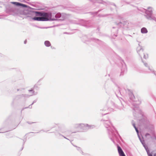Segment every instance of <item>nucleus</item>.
<instances>
[{"label": "nucleus", "instance_id": "obj_51", "mask_svg": "<svg viewBox=\"0 0 156 156\" xmlns=\"http://www.w3.org/2000/svg\"><path fill=\"white\" fill-rule=\"evenodd\" d=\"M26 108H23L22 109V110H21V113H22V111L23 110H24V109H26Z\"/></svg>", "mask_w": 156, "mask_h": 156}, {"label": "nucleus", "instance_id": "obj_27", "mask_svg": "<svg viewBox=\"0 0 156 156\" xmlns=\"http://www.w3.org/2000/svg\"><path fill=\"white\" fill-rule=\"evenodd\" d=\"M132 125H133V127L135 129L136 132L137 133V134H138V129L137 128L135 124L134 123H133L132 122Z\"/></svg>", "mask_w": 156, "mask_h": 156}, {"label": "nucleus", "instance_id": "obj_35", "mask_svg": "<svg viewBox=\"0 0 156 156\" xmlns=\"http://www.w3.org/2000/svg\"><path fill=\"white\" fill-rule=\"evenodd\" d=\"M145 136L146 137H147L148 136H150L151 138H152V137H151V135L150 133H146L145 134Z\"/></svg>", "mask_w": 156, "mask_h": 156}, {"label": "nucleus", "instance_id": "obj_6", "mask_svg": "<svg viewBox=\"0 0 156 156\" xmlns=\"http://www.w3.org/2000/svg\"><path fill=\"white\" fill-rule=\"evenodd\" d=\"M115 24L119 27H123L124 29L126 30H129L132 28V24L127 21H124L122 22H120L118 23L116 22H115Z\"/></svg>", "mask_w": 156, "mask_h": 156}, {"label": "nucleus", "instance_id": "obj_38", "mask_svg": "<svg viewBox=\"0 0 156 156\" xmlns=\"http://www.w3.org/2000/svg\"><path fill=\"white\" fill-rule=\"evenodd\" d=\"M32 108V105H30L28 107H25V108Z\"/></svg>", "mask_w": 156, "mask_h": 156}, {"label": "nucleus", "instance_id": "obj_29", "mask_svg": "<svg viewBox=\"0 0 156 156\" xmlns=\"http://www.w3.org/2000/svg\"><path fill=\"white\" fill-rule=\"evenodd\" d=\"M151 72L153 74L156 76V71L154 70L152 68L150 70Z\"/></svg>", "mask_w": 156, "mask_h": 156}, {"label": "nucleus", "instance_id": "obj_11", "mask_svg": "<svg viewBox=\"0 0 156 156\" xmlns=\"http://www.w3.org/2000/svg\"><path fill=\"white\" fill-rule=\"evenodd\" d=\"M57 132L56 133H62L63 134H66V133L67 132V130L65 126L63 124H60L58 126V128L57 129Z\"/></svg>", "mask_w": 156, "mask_h": 156}, {"label": "nucleus", "instance_id": "obj_10", "mask_svg": "<svg viewBox=\"0 0 156 156\" xmlns=\"http://www.w3.org/2000/svg\"><path fill=\"white\" fill-rule=\"evenodd\" d=\"M78 24L86 28H88L91 26V23L90 21L83 19H81Z\"/></svg>", "mask_w": 156, "mask_h": 156}, {"label": "nucleus", "instance_id": "obj_9", "mask_svg": "<svg viewBox=\"0 0 156 156\" xmlns=\"http://www.w3.org/2000/svg\"><path fill=\"white\" fill-rule=\"evenodd\" d=\"M94 126V125L89 126L87 124L80 123V129L83 132H85L88 129L93 128Z\"/></svg>", "mask_w": 156, "mask_h": 156}, {"label": "nucleus", "instance_id": "obj_41", "mask_svg": "<svg viewBox=\"0 0 156 156\" xmlns=\"http://www.w3.org/2000/svg\"><path fill=\"white\" fill-rule=\"evenodd\" d=\"M19 1H20L21 2H26V1L25 0H18Z\"/></svg>", "mask_w": 156, "mask_h": 156}, {"label": "nucleus", "instance_id": "obj_34", "mask_svg": "<svg viewBox=\"0 0 156 156\" xmlns=\"http://www.w3.org/2000/svg\"><path fill=\"white\" fill-rule=\"evenodd\" d=\"M144 55V58L145 59H146L148 58V56L147 54L146 55L144 53H143Z\"/></svg>", "mask_w": 156, "mask_h": 156}, {"label": "nucleus", "instance_id": "obj_12", "mask_svg": "<svg viewBox=\"0 0 156 156\" xmlns=\"http://www.w3.org/2000/svg\"><path fill=\"white\" fill-rule=\"evenodd\" d=\"M121 63L122 67L121 68V72L120 75V76H123L125 73L127 71V69L126 65L123 60H122Z\"/></svg>", "mask_w": 156, "mask_h": 156}, {"label": "nucleus", "instance_id": "obj_18", "mask_svg": "<svg viewBox=\"0 0 156 156\" xmlns=\"http://www.w3.org/2000/svg\"><path fill=\"white\" fill-rule=\"evenodd\" d=\"M111 88V86L109 83L106 82L103 87V89L105 90L106 93L109 91Z\"/></svg>", "mask_w": 156, "mask_h": 156}, {"label": "nucleus", "instance_id": "obj_45", "mask_svg": "<svg viewBox=\"0 0 156 156\" xmlns=\"http://www.w3.org/2000/svg\"><path fill=\"white\" fill-rule=\"evenodd\" d=\"M102 10V9H99V10H98V11H97V12L98 13L99 12H101Z\"/></svg>", "mask_w": 156, "mask_h": 156}, {"label": "nucleus", "instance_id": "obj_5", "mask_svg": "<svg viewBox=\"0 0 156 156\" xmlns=\"http://www.w3.org/2000/svg\"><path fill=\"white\" fill-rule=\"evenodd\" d=\"M137 10L143 12H145V14L144 16L148 20H153L156 22V18L155 17H153L152 11V8L150 7H149L147 8V9H146L144 8H139L136 7Z\"/></svg>", "mask_w": 156, "mask_h": 156}, {"label": "nucleus", "instance_id": "obj_21", "mask_svg": "<svg viewBox=\"0 0 156 156\" xmlns=\"http://www.w3.org/2000/svg\"><path fill=\"white\" fill-rule=\"evenodd\" d=\"M55 135L57 136V137H58L59 136H61L62 137H63L64 138L66 139H67L69 140L71 143V144H73V143H72V140H71L69 139H68L67 137H66L65 136H64L62 135V134H61V133H55Z\"/></svg>", "mask_w": 156, "mask_h": 156}, {"label": "nucleus", "instance_id": "obj_15", "mask_svg": "<svg viewBox=\"0 0 156 156\" xmlns=\"http://www.w3.org/2000/svg\"><path fill=\"white\" fill-rule=\"evenodd\" d=\"M86 41H89L90 42H94L98 44L101 45L102 44V41L100 40L94 38H91L87 40H86Z\"/></svg>", "mask_w": 156, "mask_h": 156}, {"label": "nucleus", "instance_id": "obj_22", "mask_svg": "<svg viewBox=\"0 0 156 156\" xmlns=\"http://www.w3.org/2000/svg\"><path fill=\"white\" fill-rule=\"evenodd\" d=\"M141 33L142 34H146L148 32V30L145 27H143L141 29Z\"/></svg>", "mask_w": 156, "mask_h": 156}, {"label": "nucleus", "instance_id": "obj_50", "mask_svg": "<svg viewBox=\"0 0 156 156\" xmlns=\"http://www.w3.org/2000/svg\"><path fill=\"white\" fill-rule=\"evenodd\" d=\"M27 40H25L24 41V44H26L27 43Z\"/></svg>", "mask_w": 156, "mask_h": 156}, {"label": "nucleus", "instance_id": "obj_46", "mask_svg": "<svg viewBox=\"0 0 156 156\" xmlns=\"http://www.w3.org/2000/svg\"><path fill=\"white\" fill-rule=\"evenodd\" d=\"M37 92H35L33 94H33L36 95V94H37Z\"/></svg>", "mask_w": 156, "mask_h": 156}, {"label": "nucleus", "instance_id": "obj_39", "mask_svg": "<svg viewBox=\"0 0 156 156\" xmlns=\"http://www.w3.org/2000/svg\"><path fill=\"white\" fill-rule=\"evenodd\" d=\"M27 122L29 124H31L32 123H34V122H29V121H27Z\"/></svg>", "mask_w": 156, "mask_h": 156}, {"label": "nucleus", "instance_id": "obj_57", "mask_svg": "<svg viewBox=\"0 0 156 156\" xmlns=\"http://www.w3.org/2000/svg\"><path fill=\"white\" fill-rule=\"evenodd\" d=\"M27 135V134H26V135H25V137L26 138V135Z\"/></svg>", "mask_w": 156, "mask_h": 156}, {"label": "nucleus", "instance_id": "obj_44", "mask_svg": "<svg viewBox=\"0 0 156 156\" xmlns=\"http://www.w3.org/2000/svg\"><path fill=\"white\" fill-rule=\"evenodd\" d=\"M111 5H113L115 7H116V5L115 3H112V4Z\"/></svg>", "mask_w": 156, "mask_h": 156}, {"label": "nucleus", "instance_id": "obj_14", "mask_svg": "<svg viewBox=\"0 0 156 156\" xmlns=\"http://www.w3.org/2000/svg\"><path fill=\"white\" fill-rule=\"evenodd\" d=\"M125 93L128 94L129 96L130 99L132 101H134L135 97L132 91L128 89L124 88Z\"/></svg>", "mask_w": 156, "mask_h": 156}, {"label": "nucleus", "instance_id": "obj_31", "mask_svg": "<svg viewBox=\"0 0 156 156\" xmlns=\"http://www.w3.org/2000/svg\"><path fill=\"white\" fill-rule=\"evenodd\" d=\"M34 90V89H33V88H31V89L29 90H28V91L29 92H32V94L31 95H30V96L32 95L33 94L35 93V91Z\"/></svg>", "mask_w": 156, "mask_h": 156}, {"label": "nucleus", "instance_id": "obj_33", "mask_svg": "<svg viewBox=\"0 0 156 156\" xmlns=\"http://www.w3.org/2000/svg\"><path fill=\"white\" fill-rule=\"evenodd\" d=\"M110 15V14H105V15H100V14H99V16H100V17H106V16H109Z\"/></svg>", "mask_w": 156, "mask_h": 156}, {"label": "nucleus", "instance_id": "obj_52", "mask_svg": "<svg viewBox=\"0 0 156 156\" xmlns=\"http://www.w3.org/2000/svg\"><path fill=\"white\" fill-rule=\"evenodd\" d=\"M97 30H98V31H99L100 30V29L99 28H97Z\"/></svg>", "mask_w": 156, "mask_h": 156}, {"label": "nucleus", "instance_id": "obj_4", "mask_svg": "<svg viewBox=\"0 0 156 156\" xmlns=\"http://www.w3.org/2000/svg\"><path fill=\"white\" fill-rule=\"evenodd\" d=\"M66 17V14L61 13L60 12H49L48 18H40L39 20L48 21H63Z\"/></svg>", "mask_w": 156, "mask_h": 156}, {"label": "nucleus", "instance_id": "obj_37", "mask_svg": "<svg viewBox=\"0 0 156 156\" xmlns=\"http://www.w3.org/2000/svg\"><path fill=\"white\" fill-rule=\"evenodd\" d=\"M24 88H20V89H17V91H21L22 90H24Z\"/></svg>", "mask_w": 156, "mask_h": 156}, {"label": "nucleus", "instance_id": "obj_63", "mask_svg": "<svg viewBox=\"0 0 156 156\" xmlns=\"http://www.w3.org/2000/svg\"><path fill=\"white\" fill-rule=\"evenodd\" d=\"M116 94V96H117V97H118L117 95L116 94Z\"/></svg>", "mask_w": 156, "mask_h": 156}, {"label": "nucleus", "instance_id": "obj_26", "mask_svg": "<svg viewBox=\"0 0 156 156\" xmlns=\"http://www.w3.org/2000/svg\"><path fill=\"white\" fill-rule=\"evenodd\" d=\"M80 123L76 124L74 125V127L75 129H80Z\"/></svg>", "mask_w": 156, "mask_h": 156}, {"label": "nucleus", "instance_id": "obj_7", "mask_svg": "<svg viewBox=\"0 0 156 156\" xmlns=\"http://www.w3.org/2000/svg\"><path fill=\"white\" fill-rule=\"evenodd\" d=\"M30 97V95L27 94H21L16 95L13 98V103L20 100H23V101H25L26 100V98H28Z\"/></svg>", "mask_w": 156, "mask_h": 156}, {"label": "nucleus", "instance_id": "obj_24", "mask_svg": "<svg viewBox=\"0 0 156 156\" xmlns=\"http://www.w3.org/2000/svg\"><path fill=\"white\" fill-rule=\"evenodd\" d=\"M138 137L139 138V140H140L141 143L142 144H144L145 143V141L144 140L143 138H142L140 136L138 135V134H137Z\"/></svg>", "mask_w": 156, "mask_h": 156}, {"label": "nucleus", "instance_id": "obj_8", "mask_svg": "<svg viewBox=\"0 0 156 156\" xmlns=\"http://www.w3.org/2000/svg\"><path fill=\"white\" fill-rule=\"evenodd\" d=\"M139 47H137V53H138L139 55L140 56V57L141 58V59L142 60V62L144 63V66L146 67L149 70H150L152 68H151L150 66H149L148 65V64L146 62H144L143 61L142 57V55H141L140 52H143L144 49H143V48L141 46H140V44H138Z\"/></svg>", "mask_w": 156, "mask_h": 156}, {"label": "nucleus", "instance_id": "obj_25", "mask_svg": "<svg viewBox=\"0 0 156 156\" xmlns=\"http://www.w3.org/2000/svg\"><path fill=\"white\" fill-rule=\"evenodd\" d=\"M22 140H23V144H22V147L21 149L20 150V151H22L23 150V148L24 144L26 142V140H27L26 138L25 137V138L24 139H23Z\"/></svg>", "mask_w": 156, "mask_h": 156}, {"label": "nucleus", "instance_id": "obj_20", "mask_svg": "<svg viewBox=\"0 0 156 156\" xmlns=\"http://www.w3.org/2000/svg\"><path fill=\"white\" fill-rule=\"evenodd\" d=\"M73 146L74 147H76L77 150L81 154H82V155H86V156H88L89 155V154H88L84 153L83 152V151H82V150L80 147H77L76 146L74 145L73 144H72Z\"/></svg>", "mask_w": 156, "mask_h": 156}, {"label": "nucleus", "instance_id": "obj_55", "mask_svg": "<svg viewBox=\"0 0 156 156\" xmlns=\"http://www.w3.org/2000/svg\"><path fill=\"white\" fill-rule=\"evenodd\" d=\"M3 128H3H1L0 129V130H1V129H2V128Z\"/></svg>", "mask_w": 156, "mask_h": 156}, {"label": "nucleus", "instance_id": "obj_19", "mask_svg": "<svg viewBox=\"0 0 156 156\" xmlns=\"http://www.w3.org/2000/svg\"><path fill=\"white\" fill-rule=\"evenodd\" d=\"M117 148L119 156H124L125 155L122 148L118 144H117Z\"/></svg>", "mask_w": 156, "mask_h": 156}, {"label": "nucleus", "instance_id": "obj_23", "mask_svg": "<svg viewBox=\"0 0 156 156\" xmlns=\"http://www.w3.org/2000/svg\"><path fill=\"white\" fill-rule=\"evenodd\" d=\"M45 45L47 47H48L51 45V44L50 42L48 41H46L44 42Z\"/></svg>", "mask_w": 156, "mask_h": 156}, {"label": "nucleus", "instance_id": "obj_40", "mask_svg": "<svg viewBox=\"0 0 156 156\" xmlns=\"http://www.w3.org/2000/svg\"><path fill=\"white\" fill-rule=\"evenodd\" d=\"M153 134V137L154 139L156 140V136L154 135V131H152Z\"/></svg>", "mask_w": 156, "mask_h": 156}, {"label": "nucleus", "instance_id": "obj_17", "mask_svg": "<svg viewBox=\"0 0 156 156\" xmlns=\"http://www.w3.org/2000/svg\"><path fill=\"white\" fill-rule=\"evenodd\" d=\"M91 2L93 4H94L95 3H97L99 4H105L106 2L103 1V0H88Z\"/></svg>", "mask_w": 156, "mask_h": 156}, {"label": "nucleus", "instance_id": "obj_30", "mask_svg": "<svg viewBox=\"0 0 156 156\" xmlns=\"http://www.w3.org/2000/svg\"><path fill=\"white\" fill-rule=\"evenodd\" d=\"M33 89L36 90H38L39 89V87L37 84H35L33 88Z\"/></svg>", "mask_w": 156, "mask_h": 156}, {"label": "nucleus", "instance_id": "obj_62", "mask_svg": "<svg viewBox=\"0 0 156 156\" xmlns=\"http://www.w3.org/2000/svg\"><path fill=\"white\" fill-rule=\"evenodd\" d=\"M39 133V132H37V133Z\"/></svg>", "mask_w": 156, "mask_h": 156}, {"label": "nucleus", "instance_id": "obj_59", "mask_svg": "<svg viewBox=\"0 0 156 156\" xmlns=\"http://www.w3.org/2000/svg\"><path fill=\"white\" fill-rule=\"evenodd\" d=\"M84 38H86V36H85L84 37H83Z\"/></svg>", "mask_w": 156, "mask_h": 156}, {"label": "nucleus", "instance_id": "obj_13", "mask_svg": "<svg viewBox=\"0 0 156 156\" xmlns=\"http://www.w3.org/2000/svg\"><path fill=\"white\" fill-rule=\"evenodd\" d=\"M121 99H119V102L118 103V105L116 106L117 108L120 110H124V105L125 104V102L123 100L120 98Z\"/></svg>", "mask_w": 156, "mask_h": 156}, {"label": "nucleus", "instance_id": "obj_53", "mask_svg": "<svg viewBox=\"0 0 156 156\" xmlns=\"http://www.w3.org/2000/svg\"><path fill=\"white\" fill-rule=\"evenodd\" d=\"M34 104V103L33 102L31 104L32 105Z\"/></svg>", "mask_w": 156, "mask_h": 156}, {"label": "nucleus", "instance_id": "obj_42", "mask_svg": "<svg viewBox=\"0 0 156 156\" xmlns=\"http://www.w3.org/2000/svg\"><path fill=\"white\" fill-rule=\"evenodd\" d=\"M142 145L144 147L147 146V145L145 144V143L142 144Z\"/></svg>", "mask_w": 156, "mask_h": 156}, {"label": "nucleus", "instance_id": "obj_58", "mask_svg": "<svg viewBox=\"0 0 156 156\" xmlns=\"http://www.w3.org/2000/svg\"><path fill=\"white\" fill-rule=\"evenodd\" d=\"M27 135V134H26V135H25V137L26 138V135Z\"/></svg>", "mask_w": 156, "mask_h": 156}, {"label": "nucleus", "instance_id": "obj_1", "mask_svg": "<svg viewBox=\"0 0 156 156\" xmlns=\"http://www.w3.org/2000/svg\"><path fill=\"white\" fill-rule=\"evenodd\" d=\"M12 3L15 5L25 9L24 12L25 18L30 21H47L39 20L40 18H48L49 12H45L42 11H36L35 9L26 4L18 2H13Z\"/></svg>", "mask_w": 156, "mask_h": 156}, {"label": "nucleus", "instance_id": "obj_61", "mask_svg": "<svg viewBox=\"0 0 156 156\" xmlns=\"http://www.w3.org/2000/svg\"><path fill=\"white\" fill-rule=\"evenodd\" d=\"M38 27V28H41V27Z\"/></svg>", "mask_w": 156, "mask_h": 156}, {"label": "nucleus", "instance_id": "obj_36", "mask_svg": "<svg viewBox=\"0 0 156 156\" xmlns=\"http://www.w3.org/2000/svg\"><path fill=\"white\" fill-rule=\"evenodd\" d=\"M91 14L92 15H97L98 13L97 12V11L95 12H91Z\"/></svg>", "mask_w": 156, "mask_h": 156}, {"label": "nucleus", "instance_id": "obj_2", "mask_svg": "<svg viewBox=\"0 0 156 156\" xmlns=\"http://www.w3.org/2000/svg\"><path fill=\"white\" fill-rule=\"evenodd\" d=\"M107 114V113L102 114L103 118L101 120V121L104 124L105 128L107 129L109 138L115 144L114 139L117 138L116 133H117L119 137H121V136L118 133L117 131L110 122L108 117L106 115Z\"/></svg>", "mask_w": 156, "mask_h": 156}, {"label": "nucleus", "instance_id": "obj_56", "mask_svg": "<svg viewBox=\"0 0 156 156\" xmlns=\"http://www.w3.org/2000/svg\"><path fill=\"white\" fill-rule=\"evenodd\" d=\"M27 135V134H26V135H25V137L26 138V135Z\"/></svg>", "mask_w": 156, "mask_h": 156}, {"label": "nucleus", "instance_id": "obj_60", "mask_svg": "<svg viewBox=\"0 0 156 156\" xmlns=\"http://www.w3.org/2000/svg\"><path fill=\"white\" fill-rule=\"evenodd\" d=\"M41 131H44V132H45V131L44 130H41Z\"/></svg>", "mask_w": 156, "mask_h": 156}, {"label": "nucleus", "instance_id": "obj_32", "mask_svg": "<svg viewBox=\"0 0 156 156\" xmlns=\"http://www.w3.org/2000/svg\"><path fill=\"white\" fill-rule=\"evenodd\" d=\"M117 87L118 89V90L119 91V93L120 94H121V92L122 91V89L119 86L117 85Z\"/></svg>", "mask_w": 156, "mask_h": 156}, {"label": "nucleus", "instance_id": "obj_3", "mask_svg": "<svg viewBox=\"0 0 156 156\" xmlns=\"http://www.w3.org/2000/svg\"><path fill=\"white\" fill-rule=\"evenodd\" d=\"M8 4L5 6L6 12L13 16L22 15L24 16L25 9L22 7L17 6L12 3Z\"/></svg>", "mask_w": 156, "mask_h": 156}, {"label": "nucleus", "instance_id": "obj_48", "mask_svg": "<svg viewBox=\"0 0 156 156\" xmlns=\"http://www.w3.org/2000/svg\"><path fill=\"white\" fill-rule=\"evenodd\" d=\"M8 131H5V132H0V133H5V132H8Z\"/></svg>", "mask_w": 156, "mask_h": 156}, {"label": "nucleus", "instance_id": "obj_28", "mask_svg": "<svg viewBox=\"0 0 156 156\" xmlns=\"http://www.w3.org/2000/svg\"><path fill=\"white\" fill-rule=\"evenodd\" d=\"M145 150L147 152L148 156H149L151 155L152 154H151V152H150V150L148 148V149H146Z\"/></svg>", "mask_w": 156, "mask_h": 156}, {"label": "nucleus", "instance_id": "obj_16", "mask_svg": "<svg viewBox=\"0 0 156 156\" xmlns=\"http://www.w3.org/2000/svg\"><path fill=\"white\" fill-rule=\"evenodd\" d=\"M134 107L133 108V115L134 116H136V113H139L140 112V111L138 107V105L136 104H133Z\"/></svg>", "mask_w": 156, "mask_h": 156}, {"label": "nucleus", "instance_id": "obj_43", "mask_svg": "<svg viewBox=\"0 0 156 156\" xmlns=\"http://www.w3.org/2000/svg\"><path fill=\"white\" fill-rule=\"evenodd\" d=\"M151 154H151V156H153V154L152 152H151ZM153 156H156V153H155L154 154Z\"/></svg>", "mask_w": 156, "mask_h": 156}, {"label": "nucleus", "instance_id": "obj_47", "mask_svg": "<svg viewBox=\"0 0 156 156\" xmlns=\"http://www.w3.org/2000/svg\"><path fill=\"white\" fill-rule=\"evenodd\" d=\"M37 101V100L36 99V100H34V101H33V102L34 103H36Z\"/></svg>", "mask_w": 156, "mask_h": 156}, {"label": "nucleus", "instance_id": "obj_49", "mask_svg": "<svg viewBox=\"0 0 156 156\" xmlns=\"http://www.w3.org/2000/svg\"><path fill=\"white\" fill-rule=\"evenodd\" d=\"M144 148L145 149H148V147L147 146V145Z\"/></svg>", "mask_w": 156, "mask_h": 156}, {"label": "nucleus", "instance_id": "obj_54", "mask_svg": "<svg viewBox=\"0 0 156 156\" xmlns=\"http://www.w3.org/2000/svg\"><path fill=\"white\" fill-rule=\"evenodd\" d=\"M34 133V132H31L30 133Z\"/></svg>", "mask_w": 156, "mask_h": 156}, {"label": "nucleus", "instance_id": "obj_64", "mask_svg": "<svg viewBox=\"0 0 156 156\" xmlns=\"http://www.w3.org/2000/svg\"><path fill=\"white\" fill-rule=\"evenodd\" d=\"M65 34H67V32H66L65 33Z\"/></svg>", "mask_w": 156, "mask_h": 156}]
</instances>
